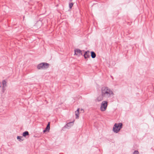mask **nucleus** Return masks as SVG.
<instances>
[{
    "mask_svg": "<svg viewBox=\"0 0 154 154\" xmlns=\"http://www.w3.org/2000/svg\"><path fill=\"white\" fill-rule=\"evenodd\" d=\"M101 92L102 95L106 98H109L113 95L112 91L107 87H103L101 88Z\"/></svg>",
    "mask_w": 154,
    "mask_h": 154,
    "instance_id": "f257e3e1",
    "label": "nucleus"
},
{
    "mask_svg": "<svg viewBox=\"0 0 154 154\" xmlns=\"http://www.w3.org/2000/svg\"><path fill=\"white\" fill-rule=\"evenodd\" d=\"M108 102L107 101L104 100L102 102L100 108V110L102 112H104L107 109Z\"/></svg>",
    "mask_w": 154,
    "mask_h": 154,
    "instance_id": "f03ea898",
    "label": "nucleus"
},
{
    "mask_svg": "<svg viewBox=\"0 0 154 154\" xmlns=\"http://www.w3.org/2000/svg\"><path fill=\"white\" fill-rule=\"evenodd\" d=\"M122 124L121 123L115 124L113 128V131L116 133H118L122 128Z\"/></svg>",
    "mask_w": 154,
    "mask_h": 154,
    "instance_id": "7ed1b4c3",
    "label": "nucleus"
},
{
    "mask_svg": "<svg viewBox=\"0 0 154 154\" xmlns=\"http://www.w3.org/2000/svg\"><path fill=\"white\" fill-rule=\"evenodd\" d=\"M49 66L48 63H42L38 65V67H45Z\"/></svg>",
    "mask_w": 154,
    "mask_h": 154,
    "instance_id": "20e7f679",
    "label": "nucleus"
},
{
    "mask_svg": "<svg viewBox=\"0 0 154 154\" xmlns=\"http://www.w3.org/2000/svg\"><path fill=\"white\" fill-rule=\"evenodd\" d=\"M104 98V97L101 94L97 97L96 99V100L97 102H100L103 100Z\"/></svg>",
    "mask_w": 154,
    "mask_h": 154,
    "instance_id": "39448f33",
    "label": "nucleus"
},
{
    "mask_svg": "<svg viewBox=\"0 0 154 154\" xmlns=\"http://www.w3.org/2000/svg\"><path fill=\"white\" fill-rule=\"evenodd\" d=\"M75 55H79L82 54V51L79 49H75Z\"/></svg>",
    "mask_w": 154,
    "mask_h": 154,
    "instance_id": "423d86ee",
    "label": "nucleus"
},
{
    "mask_svg": "<svg viewBox=\"0 0 154 154\" xmlns=\"http://www.w3.org/2000/svg\"><path fill=\"white\" fill-rule=\"evenodd\" d=\"M50 123L49 122L48 124L47 125V126L46 127V128L45 130L43 131V132L44 133H45L46 132V131L49 132V131L50 129Z\"/></svg>",
    "mask_w": 154,
    "mask_h": 154,
    "instance_id": "0eeeda50",
    "label": "nucleus"
},
{
    "mask_svg": "<svg viewBox=\"0 0 154 154\" xmlns=\"http://www.w3.org/2000/svg\"><path fill=\"white\" fill-rule=\"evenodd\" d=\"M79 109H78L75 112V114L76 116V118L78 119L79 117Z\"/></svg>",
    "mask_w": 154,
    "mask_h": 154,
    "instance_id": "6e6552de",
    "label": "nucleus"
},
{
    "mask_svg": "<svg viewBox=\"0 0 154 154\" xmlns=\"http://www.w3.org/2000/svg\"><path fill=\"white\" fill-rule=\"evenodd\" d=\"M84 56L85 58H88L89 56V52L88 51L86 52Z\"/></svg>",
    "mask_w": 154,
    "mask_h": 154,
    "instance_id": "1a4fd4ad",
    "label": "nucleus"
},
{
    "mask_svg": "<svg viewBox=\"0 0 154 154\" xmlns=\"http://www.w3.org/2000/svg\"><path fill=\"white\" fill-rule=\"evenodd\" d=\"M96 54L93 51L91 52V56L92 58H94L96 57Z\"/></svg>",
    "mask_w": 154,
    "mask_h": 154,
    "instance_id": "9d476101",
    "label": "nucleus"
},
{
    "mask_svg": "<svg viewBox=\"0 0 154 154\" xmlns=\"http://www.w3.org/2000/svg\"><path fill=\"white\" fill-rule=\"evenodd\" d=\"M29 135V132L27 131H26L23 133V136L25 137L26 135Z\"/></svg>",
    "mask_w": 154,
    "mask_h": 154,
    "instance_id": "9b49d317",
    "label": "nucleus"
},
{
    "mask_svg": "<svg viewBox=\"0 0 154 154\" xmlns=\"http://www.w3.org/2000/svg\"><path fill=\"white\" fill-rule=\"evenodd\" d=\"M2 84L3 87L5 86L6 85V82L4 80L2 82Z\"/></svg>",
    "mask_w": 154,
    "mask_h": 154,
    "instance_id": "f8f14e48",
    "label": "nucleus"
},
{
    "mask_svg": "<svg viewBox=\"0 0 154 154\" xmlns=\"http://www.w3.org/2000/svg\"><path fill=\"white\" fill-rule=\"evenodd\" d=\"M73 125V123L72 122H69V123H68L67 124V125L68 126H70V125Z\"/></svg>",
    "mask_w": 154,
    "mask_h": 154,
    "instance_id": "ddd939ff",
    "label": "nucleus"
},
{
    "mask_svg": "<svg viewBox=\"0 0 154 154\" xmlns=\"http://www.w3.org/2000/svg\"><path fill=\"white\" fill-rule=\"evenodd\" d=\"M73 6V4L72 3H70L69 4V7L70 8H71Z\"/></svg>",
    "mask_w": 154,
    "mask_h": 154,
    "instance_id": "4468645a",
    "label": "nucleus"
},
{
    "mask_svg": "<svg viewBox=\"0 0 154 154\" xmlns=\"http://www.w3.org/2000/svg\"><path fill=\"white\" fill-rule=\"evenodd\" d=\"M133 154H139V152L137 151H135L133 153Z\"/></svg>",
    "mask_w": 154,
    "mask_h": 154,
    "instance_id": "2eb2a0df",
    "label": "nucleus"
},
{
    "mask_svg": "<svg viewBox=\"0 0 154 154\" xmlns=\"http://www.w3.org/2000/svg\"><path fill=\"white\" fill-rule=\"evenodd\" d=\"M22 137H20V136H18L17 137V139L18 140H19V141H20L21 139V138Z\"/></svg>",
    "mask_w": 154,
    "mask_h": 154,
    "instance_id": "dca6fc26",
    "label": "nucleus"
},
{
    "mask_svg": "<svg viewBox=\"0 0 154 154\" xmlns=\"http://www.w3.org/2000/svg\"><path fill=\"white\" fill-rule=\"evenodd\" d=\"M81 110H82V111H83V112H84V110L82 109H81Z\"/></svg>",
    "mask_w": 154,
    "mask_h": 154,
    "instance_id": "f3484780",
    "label": "nucleus"
}]
</instances>
